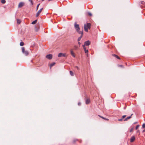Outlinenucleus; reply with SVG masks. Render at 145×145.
Segmentation results:
<instances>
[{
    "mask_svg": "<svg viewBox=\"0 0 145 145\" xmlns=\"http://www.w3.org/2000/svg\"><path fill=\"white\" fill-rule=\"evenodd\" d=\"M74 27L75 29L76 30V32L78 34H82V32H83V31H80V28L79 27V25L78 24H77L76 22H75L74 23Z\"/></svg>",
    "mask_w": 145,
    "mask_h": 145,
    "instance_id": "obj_1",
    "label": "nucleus"
},
{
    "mask_svg": "<svg viewBox=\"0 0 145 145\" xmlns=\"http://www.w3.org/2000/svg\"><path fill=\"white\" fill-rule=\"evenodd\" d=\"M91 24L90 23H87L86 24L84 25V29L85 31L88 32V29H90L91 27Z\"/></svg>",
    "mask_w": 145,
    "mask_h": 145,
    "instance_id": "obj_2",
    "label": "nucleus"
},
{
    "mask_svg": "<svg viewBox=\"0 0 145 145\" xmlns=\"http://www.w3.org/2000/svg\"><path fill=\"white\" fill-rule=\"evenodd\" d=\"M22 52L23 54H25L26 56H27L28 54V52L27 51H25V48L24 47H22Z\"/></svg>",
    "mask_w": 145,
    "mask_h": 145,
    "instance_id": "obj_3",
    "label": "nucleus"
},
{
    "mask_svg": "<svg viewBox=\"0 0 145 145\" xmlns=\"http://www.w3.org/2000/svg\"><path fill=\"white\" fill-rule=\"evenodd\" d=\"M66 56V54L65 53H59L58 55V57H65Z\"/></svg>",
    "mask_w": 145,
    "mask_h": 145,
    "instance_id": "obj_4",
    "label": "nucleus"
},
{
    "mask_svg": "<svg viewBox=\"0 0 145 145\" xmlns=\"http://www.w3.org/2000/svg\"><path fill=\"white\" fill-rule=\"evenodd\" d=\"M43 8H41L38 11V12L36 14V17H37L39 16V14L41 12L42 10H43Z\"/></svg>",
    "mask_w": 145,
    "mask_h": 145,
    "instance_id": "obj_5",
    "label": "nucleus"
},
{
    "mask_svg": "<svg viewBox=\"0 0 145 145\" xmlns=\"http://www.w3.org/2000/svg\"><path fill=\"white\" fill-rule=\"evenodd\" d=\"M83 47L84 48V50L86 54H87L86 55L88 57V49H86V47H85V46H83Z\"/></svg>",
    "mask_w": 145,
    "mask_h": 145,
    "instance_id": "obj_6",
    "label": "nucleus"
},
{
    "mask_svg": "<svg viewBox=\"0 0 145 145\" xmlns=\"http://www.w3.org/2000/svg\"><path fill=\"white\" fill-rule=\"evenodd\" d=\"M52 57V54H49L46 55V57L49 59H51Z\"/></svg>",
    "mask_w": 145,
    "mask_h": 145,
    "instance_id": "obj_7",
    "label": "nucleus"
},
{
    "mask_svg": "<svg viewBox=\"0 0 145 145\" xmlns=\"http://www.w3.org/2000/svg\"><path fill=\"white\" fill-rule=\"evenodd\" d=\"M24 5V3L22 2L20 3L18 5L19 8L21 7H22Z\"/></svg>",
    "mask_w": 145,
    "mask_h": 145,
    "instance_id": "obj_8",
    "label": "nucleus"
},
{
    "mask_svg": "<svg viewBox=\"0 0 145 145\" xmlns=\"http://www.w3.org/2000/svg\"><path fill=\"white\" fill-rule=\"evenodd\" d=\"M90 44V41H89V40H88L85 42L84 45H89Z\"/></svg>",
    "mask_w": 145,
    "mask_h": 145,
    "instance_id": "obj_9",
    "label": "nucleus"
},
{
    "mask_svg": "<svg viewBox=\"0 0 145 145\" xmlns=\"http://www.w3.org/2000/svg\"><path fill=\"white\" fill-rule=\"evenodd\" d=\"M135 139V137L134 136H133L131 137L130 139V142H133Z\"/></svg>",
    "mask_w": 145,
    "mask_h": 145,
    "instance_id": "obj_10",
    "label": "nucleus"
},
{
    "mask_svg": "<svg viewBox=\"0 0 145 145\" xmlns=\"http://www.w3.org/2000/svg\"><path fill=\"white\" fill-rule=\"evenodd\" d=\"M81 34V35L79 37L78 39V41H79L80 40L81 38H82V36H83V32H82V34Z\"/></svg>",
    "mask_w": 145,
    "mask_h": 145,
    "instance_id": "obj_11",
    "label": "nucleus"
},
{
    "mask_svg": "<svg viewBox=\"0 0 145 145\" xmlns=\"http://www.w3.org/2000/svg\"><path fill=\"white\" fill-rule=\"evenodd\" d=\"M71 53L72 56H73L74 57H75V55L74 54V53L72 50H71Z\"/></svg>",
    "mask_w": 145,
    "mask_h": 145,
    "instance_id": "obj_12",
    "label": "nucleus"
},
{
    "mask_svg": "<svg viewBox=\"0 0 145 145\" xmlns=\"http://www.w3.org/2000/svg\"><path fill=\"white\" fill-rule=\"evenodd\" d=\"M90 102V100L89 99H87L86 100V104H89Z\"/></svg>",
    "mask_w": 145,
    "mask_h": 145,
    "instance_id": "obj_13",
    "label": "nucleus"
},
{
    "mask_svg": "<svg viewBox=\"0 0 145 145\" xmlns=\"http://www.w3.org/2000/svg\"><path fill=\"white\" fill-rule=\"evenodd\" d=\"M112 56L114 57H116V58H117V59H120V57L118 56L117 55H115V54H113L112 55Z\"/></svg>",
    "mask_w": 145,
    "mask_h": 145,
    "instance_id": "obj_14",
    "label": "nucleus"
},
{
    "mask_svg": "<svg viewBox=\"0 0 145 145\" xmlns=\"http://www.w3.org/2000/svg\"><path fill=\"white\" fill-rule=\"evenodd\" d=\"M133 115V114H132L130 116H129L127 117L124 120V121H127Z\"/></svg>",
    "mask_w": 145,
    "mask_h": 145,
    "instance_id": "obj_15",
    "label": "nucleus"
},
{
    "mask_svg": "<svg viewBox=\"0 0 145 145\" xmlns=\"http://www.w3.org/2000/svg\"><path fill=\"white\" fill-rule=\"evenodd\" d=\"M55 63H55L54 62V63L51 64L50 65V68L51 69L52 67L55 64Z\"/></svg>",
    "mask_w": 145,
    "mask_h": 145,
    "instance_id": "obj_16",
    "label": "nucleus"
},
{
    "mask_svg": "<svg viewBox=\"0 0 145 145\" xmlns=\"http://www.w3.org/2000/svg\"><path fill=\"white\" fill-rule=\"evenodd\" d=\"M21 22V21L19 19H17V23L18 24H19Z\"/></svg>",
    "mask_w": 145,
    "mask_h": 145,
    "instance_id": "obj_17",
    "label": "nucleus"
},
{
    "mask_svg": "<svg viewBox=\"0 0 145 145\" xmlns=\"http://www.w3.org/2000/svg\"><path fill=\"white\" fill-rule=\"evenodd\" d=\"M98 116H99L101 118H103V119L106 120L107 121H108L109 120L108 119L105 118L103 116H102L99 115H98Z\"/></svg>",
    "mask_w": 145,
    "mask_h": 145,
    "instance_id": "obj_18",
    "label": "nucleus"
},
{
    "mask_svg": "<svg viewBox=\"0 0 145 145\" xmlns=\"http://www.w3.org/2000/svg\"><path fill=\"white\" fill-rule=\"evenodd\" d=\"M37 22V20H35L33 21L31 23V24H35Z\"/></svg>",
    "mask_w": 145,
    "mask_h": 145,
    "instance_id": "obj_19",
    "label": "nucleus"
},
{
    "mask_svg": "<svg viewBox=\"0 0 145 145\" xmlns=\"http://www.w3.org/2000/svg\"><path fill=\"white\" fill-rule=\"evenodd\" d=\"M70 73L71 76H73L74 75V73L72 71H70Z\"/></svg>",
    "mask_w": 145,
    "mask_h": 145,
    "instance_id": "obj_20",
    "label": "nucleus"
},
{
    "mask_svg": "<svg viewBox=\"0 0 145 145\" xmlns=\"http://www.w3.org/2000/svg\"><path fill=\"white\" fill-rule=\"evenodd\" d=\"M39 27L37 28L36 27H35V30L36 31H37V32L38 31H39Z\"/></svg>",
    "mask_w": 145,
    "mask_h": 145,
    "instance_id": "obj_21",
    "label": "nucleus"
},
{
    "mask_svg": "<svg viewBox=\"0 0 145 145\" xmlns=\"http://www.w3.org/2000/svg\"><path fill=\"white\" fill-rule=\"evenodd\" d=\"M1 2L2 3L4 4L5 3L6 1L5 0H1Z\"/></svg>",
    "mask_w": 145,
    "mask_h": 145,
    "instance_id": "obj_22",
    "label": "nucleus"
},
{
    "mask_svg": "<svg viewBox=\"0 0 145 145\" xmlns=\"http://www.w3.org/2000/svg\"><path fill=\"white\" fill-rule=\"evenodd\" d=\"M24 43L22 42H21L20 43V45H24Z\"/></svg>",
    "mask_w": 145,
    "mask_h": 145,
    "instance_id": "obj_23",
    "label": "nucleus"
},
{
    "mask_svg": "<svg viewBox=\"0 0 145 145\" xmlns=\"http://www.w3.org/2000/svg\"><path fill=\"white\" fill-rule=\"evenodd\" d=\"M29 1L31 3V4L32 5H33V2L32 1V0H29Z\"/></svg>",
    "mask_w": 145,
    "mask_h": 145,
    "instance_id": "obj_24",
    "label": "nucleus"
},
{
    "mask_svg": "<svg viewBox=\"0 0 145 145\" xmlns=\"http://www.w3.org/2000/svg\"><path fill=\"white\" fill-rule=\"evenodd\" d=\"M77 140L76 139H74L72 141V143H74Z\"/></svg>",
    "mask_w": 145,
    "mask_h": 145,
    "instance_id": "obj_25",
    "label": "nucleus"
},
{
    "mask_svg": "<svg viewBox=\"0 0 145 145\" xmlns=\"http://www.w3.org/2000/svg\"><path fill=\"white\" fill-rule=\"evenodd\" d=\"M139 125H137L136 126V129H137L138 127H139Z\"/></svg>",
    "mask_w": 145,
    "mask_h": 145,
    "instance_id": "obj_26",
    "label": "nucleus"
},
{
    "mask_svg": "<svg viewBox=\"0 0 145 145\" xmlns=\"http://www.w3.org/2000/svg\"><path fill=\"white\" fill-rule=\"evenodd\" d=\"M142 128H145V123H144L142 125Z\"/></svg>",
    "mask_w": 145,
    "mask_h": 145,
    "instance_id": "obj_27",
    "label": "nucleus"
},
{
    "mask_svg": "<svg viewBox=\"0 0 145 145\" xmlns=\"http://www.w3.org/2000/svg\"><path fill=\"white\" fill-rule=\"evenodd\" d=\"M88 14L89 16H92V14H91V13H90V12H88Z\"/></svg>",
    "mask_w": 145,
    "mask_h": 145,
    "instance_id": "obj_28",
    "label": "nucleus"
},
{
    "mask_svg": "<svg viewBox=\"0 0 145 145\" xmlns=\"http://www.w3.org/2000/svg\"><path fill=\"white\" fill-rule=\"evenodd\" d=\"M40 5V4H39L37 5V8H36L37 10L38 8V7H39V6Z\"/></svg>",
    "mask_w": 145,
    "mask_h": 145,
    "instance_id": "obj_29",
    "label": "nucleus"
},
{
    "mask_svg": "<svg viewBox=\"0 0 145 145\" xmlns=\"http://www.w3.org/2000/svg\"><path fill=\"white\" fill-rule=\"evenodd\" d=\"M141 3L142 4L144 5L145 4V3L144 1H142L141 2Z\"/></svg>",
    "mask_w": 145,
    "mask_h": 145,
    "instance_id": "obj_30",
    "label": "nucleus"
},
{
    "mask_svg": "<svg viewBox=\"0 0 145 145\" xmlns=\"http://www.w3.org/2000/svg\"><path fill=\"white\" fill-rule=\"evenodd\" d=\"M126 116V115H124V116H122V119H123Z\"/></svg>",
    "mask_w": 145,
    "mask_h": 145,
    "instance_id": "obj_31",
    "label": "nucleus"
},
{
    "mask_svg": "<svg viewBox=\"0 0 145 145\" xmlns=\"http://www.w3.org/2000/svg\"><path fill=\"white\" fill-rule=\"evenodd\" d=\"M133 131V128H132L130 130V132H131Z\"/></svg>",
    "mask_w": 145,
    "mask_h": 145,
    "instance_id": "obj_32",
    "label": "nucleus"
},
{
    "mask_svg": "<svg viewBox=\"0 0 145 145\" xmlns=\"http://www.w3.org/2000/svg\"><path fill=\"white\" fill-rule=\"evenodd\" d=\"M122 120H123V119H122H122H118V121H122Z\"/></svg>",
    "mask_w": 145,
    "mask_h": 145,
    "instance_id": "obj_33",
    "label": "nucleus"
},
{
    "mask_svg": "<svg viewBox=\"0 0 145 145\" xmlns=\"http://www.w3.org/2000/svg\"><path fill=\"white\" fill-rule=\"evenodd\" d=\"M81 103H80V102H79V103H78V105H81Z\"/></svg>",
    "mask_w": 145,
    "mask_h": 145,
    "instance_id": "obj_34",
    "label": "nucleus"
},
{
    "mask_svg": "<svg viewBox=\"0 0 145 145\" xmlns=\"http://www.w3.org/2000/svg\"><path fill=\"white\" fill-rule=\"evenodd\" d=\"M76 67L78 70L79 69V68L78 67Z\"/></svg>",
    "mask_w": 145,
    "mask_h": 145,
    "instance_id": "obj_35",
    "label": "nucleus"
},
{
    "mask_svg": "<svg viewBox=\"0 0 145 145\" xmlns=\"http://www.w3.org/2000/svg\"><path fill=\"white\" fill-rule=\"evenodd\" d=\"M145 131V129L143 131H142V132H143V133H144V132Z\"/></svg>",
    "mask_w": 145,
    "mask_h": 145,
    "instance_id": "obj_36",
    "label": "nucleus"
},
{
    "mask_svg": "<svg viewBox=\"0 0 145 145\" xmlns=\"http://www.w3.org/2000/svg\"><path fill=\"white\" fill-rule=\"evenodd\" d=\"M78 44H79V45H80V42H78Z\"/></svg>",
    "mask_w": 145,
    "mask_h": 145,
    "instance_id": "obj_37",
    "label": "nucleus"
},
{
    "mask_svg": "<svg viewBox=\"0 0 145 145\" xmlns=\"http://www.w3.org/2000/svg\"><path fill=\"white\" fill-rule=\"evenodd\" d=\"M139 130H138L137 131V132H139Z\"/></svg>",
    "mask_w": 145,
    "mask_h": 145,
    "instance_id": "obj_38",
    "label": "nucleus"
}]
</instances>
